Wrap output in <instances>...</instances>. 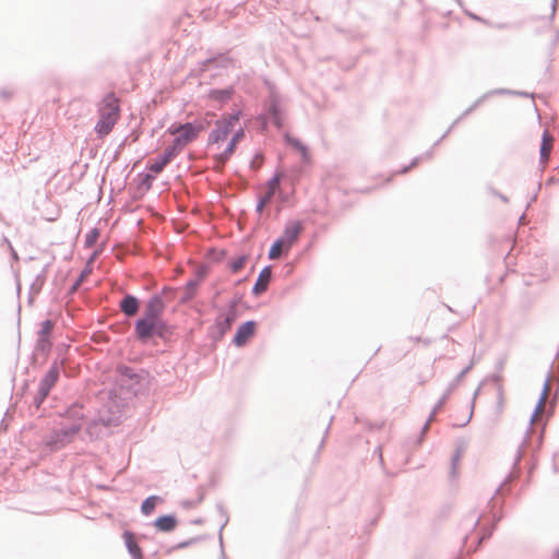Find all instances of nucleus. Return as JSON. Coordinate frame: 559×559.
Segmentation results:
<instances>
[{"instance_id": "20e7f679", "label": "nucleus", "mask_w": 559, "mask_h": 559, "mask_svg": "<svg viewBox=\"0 0 559 559\" xmlns=\"http://www.w3.org/2000/svg\"><path fill=\"white\" fill-rule=\"evenodd\" d=\"M205 129V126L203 122H195V123H185L180 124L178 127H171L170 132L175 135L174 140V147H183L191 141H193L198 134Z\"/></svg>"}, {"instance_id": "bb28decb", "label": "nucleus", "mask_w": 559, "mask_h": 559, "mask_svg": "<svg viewBox=\"0 0 559 559\" xmlns=\"http://www.w3.org/2000/svg\"><path fill=\"white\" fill-rule=\"evenodd\" d=\"M233 317H226L225 318V324H226V329H229L230 328V324H231V321H233Z\"/></svg>"}, {"instance_id": "a878e982", "label": "nucleus", "mask_w": 559, "mask_h": 559, "mask_svg": "<svg viewBox=\"0 0 559 559\" xmlns=\"http://www.w3.org/2000/svg\"><path fill=\"white\" fill-rule=\"evenodd\" d=\"M199 282L200 281H191L188 283L187 285V289L189 290V296L188 298H191L197 289V286L199 285Z\"/></svg>"}, {"instance_id": "5701e85b", "label": "nucleus", "mask_w": 559, "mask_h": 559, "mask_svg": "<svg viewBox=\"0 0 559 559\" xmlns=\"http://www.w3.org/2000/svg\"><path fill=\"white\" fill-rule=\"evenodd\" d=\"M262 163H263V157L261 155L254 156V158L251 162V170L257 171Z\"/></svg>"}, {"instance_id": "ddd939ff", "label": "nucleus", "mask_w": 559, "mask_h": 559, "mask_svg": "<svg viewBox=\"0 0 559 559\" xmlns=\"http://www.w3.org/2000/svg\"><path fill=\"white\" fill-rule=\"evenodd\" d=\"M120 309L124 314L132 317L139 310V300L134 296L128 295L121 300Z\"/></svg>"}, {"instance_id": "6e6552de", "label": "nucleus", "mask_w": 559, "mask_h": 559, "mask_svg": "<svg viewBox=\"0 0 559 559\" xmlns=\"http://www.w3.org/2000/svg\"><path fill=\"white\" fill-rule=\"evenodd\" d=\"M152 177H135L132 182L129 183V189L135 199L142 198L151 188Z\"/></svg>"}, {"instance_id": "4be33fe9", "label": "nucleus", "mask_w": 559, "mask_h": 559, "mask_svg": "<svg viewBox=\"0 0 559 559\" xmlns=\"http://www.w3.org/2000/svg\"><path fill=\"white\" fill-rule=\"evenodd\" d=\"M286 140L288 141V143H290L295 148H297L300 152V154L305 160H308V158H309L308 150L299 140L292 139L289 135H286Z\"/></svg>"}, {"instance_id": "dca6fc26", "label": "nucleus", "mask_w": 559, "mask_h": 559, "mask_svg": "<svg viewBox=\"0 0 559 559\" xmlns=\"http://www.w3.org/2000/svg\"><path fill=\"white\" fill-rule=\"evenodd\" d=\"M176 519L171 515H164L155 521V526L163 532H170L176 527Z\"/></svg>"}, {"instance_id": "a211bd4d", "label": "nucleus", "mask_w": 559, "mask_h": 559, "mask_svg": "<svg viewBox=\"0 0 559 559\" xmlns=\"http://www.w3.org/2000/svg\"><path fill=\"white\" fill-rule=\"evenodd\" d=\"M73 432L74 431L70 432L68 430H62L61 432H58L56 435V438H58V440L51 441L52 448L55 450H57V449H60L61 447H63L67 442H69L71 440Z\"/></svg>"}, {"instance_id": "b1692460", "label": "nucleus", "mask_w": 559, "mask_h": 559, "mask_svg": "<svg viewBox=\"0 0 559 559\" xmlns=\"http://www.w3.org/2000/svg\"><path fill=\"white\" fill-rule=\"evenodd\" d=\"M98 231L97 229H93L90 231V234L86 236V242L88 246H92L98 238Z\"/></svg>"}, {"instance_id": "aec40b11", "label": "nucleus", "mask_w": 559, "mask_h": 559, "mask_svg": "<svg viewBox=\"0 0 559 559\" xmlns=\"http://www.w3.org/2000/svg\"><path fill=\"white\" fill-rule=\"evenodd\" d=\"M158 500L159 499L156 496H151V497L146 498L143 501L142 507H141L142 512L145 515L151 514L155 510V507H156Z\"/></svg>"}, {"instance_id": "2eb2a0df", "label": "nucleus", "mask_w": 559, "mask_h": 559, "mask_svg": "<svg viewBox=\"0 0 559 559\" xmlns=\"http://www.w3.org/2000/svg\"><path fill=\"white\" fill-rule=\"evenodd\" d=\"M175 148L167 151L164 155L159 156L156 160L152 162L148 166L153 173H159L163 170L165 165L170 160L174 155Z\"/></svg>"}, {"instance_id": "393cba45", "label": "nucleus", "mask_w": 559, "mask_h": 559, "mask_svg": "<svg viewBox=\"0 0 559 559\" xmlns=\"http://www.w3.org/2000/svg\"><path fill=\"white\" fill-rule=\"evenodd\" d=\"M497 412L498 414H501L503 411H504V407H506V399L503 396V394H499L498 396V402H497Z\"/></svg>"}, {"instance_id": "f3484780", "label": "nucleus", "mask_w": 559, "mask_h": 559, "mask_svg": "<svg viewBox=\"0 0 559 559\" xmlns=\"http://www.w3.org/2000/svg\"><path fill=\"white\" fill-rule=\"evenodd\" d=\"M160 308H162V301L159 298L156 297V298L151 299V301L148 302V305L146 307L144 318L153 317L155 320H159L158 313L160 311Z\"/></svg>"}, {"instance_id": "423d86ee", "label": "nucleus", "mask_w": 559, "mask_h": 559, "mask_svg": "<svg viewBox=\"0 0 559 559\" xmlns=\"http://www.w3.org/2000/svg\"><path fill=\"white\" fill-rule=\"evenodd\" d=\"M59 378V367L57 364H53L45 377L43 378L39 386L38 394L40 395V401L46 399V396L49 394L51 388L56 384L57 380Z\"/></svg>"}, {"instance_id": "f8f14e48", "label": "nucleus", "mask_w": 559, "mask_h": 559, "mask_svg": "<svg viewBox=\"0 0 559 559\" xmlns=\"http://www.w3.org/2000/svg\"><path fill=\"white\" fill-rule=\"evenodd\" d=\"M271 276H272V271H271V267L266 266L264 267L259 276H258V280L253 286V293L255 295H261L262 293H264L270 284V281H271Z\"/></svg>"}, {"instance_id": "f03ea898", "label": "nucleus", "mask_w": 559, "mask_h": 559, "mask_svg": "<svg viewBox=\"0 0 559 559\" xmlns=\"http://www.w3.org/2000/svg\"><path fill=\"white\" fill-rule=\"evenodd\" d=\"M120 117L119 99L114 93H109L103 99L99 108V120L95 127L100 136L107 135Z\"/></svg>"}, {"instance_id": "7ed1b4c3", "label": "nucleus", "mask_w": 559, "mask_h": 559, "mask_svg": "<svg viewBox=\"0 0 559 559\" xmlns=\"http://www.w3.org/2000/svg\"><path fill=\"white\" fill-rule=\"evenodd\" d=\"M293 191V182L289 177H273L269 181L265 193L259 200L258 211L261 212L270 200L276 195L281 201L287 200Z\"/></svg>"}, {"instance_id": "6ab92c4d", "label": "nucleus", "mask_w": 559, "mask_h": 559, "mask_svg": "<svg viewBox=\"0 0 559 559\" xmlns=\"http://www.w3.org/2000/svg\"><path fill=\"white\" fill-rule=\"evenodd\" d=\"M283 250H286L285 240L277 239L271 247L269 251V258L271 260H276L281 257Z\"/></svg>"}, {"instance_id": "4468645a", "label": "nucleus", "mask_w": 559, "mask_h": 559, "mask_svg": "<svg viewBox=\"0 0 559 559\" xmlns=\"http://www.w3.org/2000/svg\"><path fill=\"white\" fill-rule=\"evenodd\" d=\"M548 394H549V384L546 383L544 386L542 396L535 407L534 414L532 415L531 420L533 424L537 423L539 420V418L542 417V415L545 411V405H546V401L548 399Z\"/></svg>"}, {"instance_id": "412c9836", "label": "nucleus", "mask_w": 559, "mask_h": 559, "mask_svg": "<svg viewBox=\"0 0 559 559\" xmlns=\"http://www.w3.org/2000/svg\"><path fill=\"white\" fill-rule=\"evenodd\" d=\"M247 260H248L247 255H240V257H237L236 259L231 260L229 262L230 271L233 273L240 272L245 267Z\"/></svg>"}, {"instance_id": "9b49d317", "label": "nucleus", "mask_w": 559, "mask_h": 559, "mask_svg": "<svg viewBox=\"0 0 559 559\" xmlns=\"http://www.w3.org/2000/svg\"><path fill=\"white\" fill-rule=\"evenodd\" d=\"M124 544L133 559H143V552L139 546L135 536L131 532L123 533Z\"/></svg>"}, {"instance_id": "9d476101", "label": "nucleus", "mask_w": 559, "mask_h": 559, "mask_svg": "<svg viewBox=\"0 0 559 559\" xmlns=\"http://www.w3.org/2000/svg\"><path fill=\"white\" fill-rule=\"evenodd\" d=\"M555 139L549 131H544L540 144V163L546 164L549 159L550 152L554 148Z\"/></svg>"}, {"instance_id": "f257e3e1", "label": "nucleus", "mask_w": 559, "mask_h": 559, "mask_svg": "<svg viewBox=\"0 0 559 559\" xmlns=\"http://www.w3.org/2000/svg\"><path fill=\"white\" fill-rule=\"evenodd\" d=\"M243 135V129L239 127V114L223 117L210 134L209 147L218 162H224L234 153Z\"/></svg>"}, {"instance_id": "39448f33", "label": "nucleus", "mask_w": 559, "mask_h": 559, "mask_svg": "<svg viewBox=\"0 0 559 559\" xmlns=\"http://www.w3.org/2000/svg\"><path fill=\"white\" fill-rule=\"evenodd\" d=\"M163 324L159 320H155L153 317L142 318L136 322L135 331L141 340H148L155 334H159Z\"/></svg>"}, {"instance_id": "0eeeda50", "label": "nucleus", "mask_w": 559, "mask_h": 559, "mask_svg": "<svg viewBox=\"0 0 559 559\" xmlns=\"http://www.w3.org/2000/svg\"><path fill=\"white\" fill-rule=\"evenodd\" d=\"M255 332V323L253 321H248L241 324L235 336H234V343L237 346L245 345L254 334Z\"/></svg>"}, {"instance_id": "cd10ccee", "label": "nucleus", "mask_w": 559, "mask_h": 559, "mask_svg": "<svg viewBox=\"0 0 559 559\" xmlns=\"http://www.w3.org/2000/svg\"><path fill=\"white\" fill-rule=\"evenodd\" d=\"M51 328L50 321L45 322V330L48 331Z\"/></svg>"}, {"instance_id": "1a4fd4ad", "label": "nucleus", "mask_w": 559, "mask_h": 559, "mask_svg": "<svg viewBox=\"0 0 559 559\" xmlns=\"http://www.w3.org/2000/svg\"><path fill=\"white\" fill-rule=\"evenodd\" d=\"M302 230L300 222H292L285 227L282 240H285L286 250H288L293 243H295Z\"/></svg>"}]
</instances>
